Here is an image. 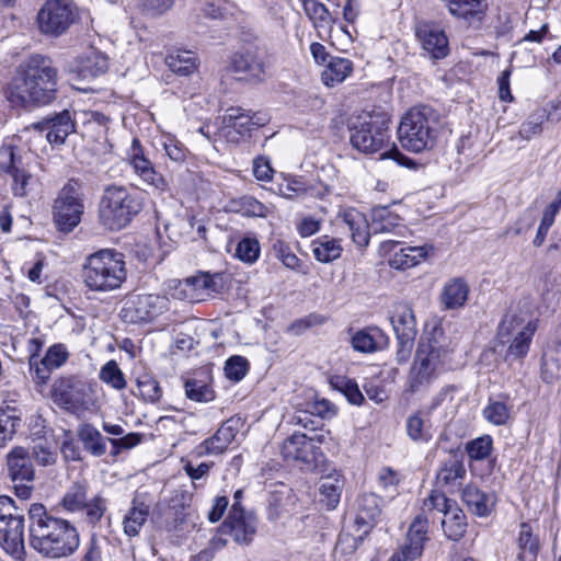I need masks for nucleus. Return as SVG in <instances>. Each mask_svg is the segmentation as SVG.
<instances>
[{"mask_svg": "<svg viewBox=\"0 0 561 561\" xmlns=\"http://www.w3.org/2000/svg\"><path fill=\"white\" fill-rule=\"evenodd\" d=\"M90 484L85 479L73 481L62 495L59 505L68 513H80L84 522L95 526L107 510L105 499L100 494L89 497Z\"/></svg>", "mask_w": 561, "mask_h": 561, "instance_id": "obj_9", "label": "nucleus"}, {"mask_svg": "<svg viewBox=\"0 0 561 561\" xmlns=\"http://www.w3.org/2000/svg\"><path fill=\"white\" fill-rule=\"evenodd\" d=\"M7 467L15 495L20 500H28L32 496L35 480L31 451L22 446L12 448L7 455Z\"/></svg>", "mask_w": 561, "mask_h": 561, "instance_id": "obj_12", "label": "nucleus"}, {"mask_svg": "<svg viewBox=\"0 0 561 561\" xmlns=\"http://www.w3.org/2000/svg\"><path fill=\"white\" fill-rule=\"evenodd\" d=\"M221 531L230 535L238 543L249 545L256 533V518L252 513L245 512L241 504L233 503L221 525Z\"/></svg>", "mask_w": 561, "mask_h": 561, "instance_id": "obj_19", "label": "nucleus"}, {"mask_svg": "<svg viewBox=\"0 0 561 561\" xmlns=\"http://www.w3.org/2000/svg\"><path fill=\"white\" fill-rule=\"evenodd\" d=\"M419 410L408 416L405 422L407 435L415 443H428L434 435L433 426L431 423V411Z\"/></svg>", "mask_w": 561, "mask_h": 561, "instance_id": "obj_28", "label": "nucleus"}, {"mask_svg": "<svg viewBox=\"0 0 561 561\" xmlns=\"http://www.w3.org/2000/svg\"><path fill=\"white\" fill-rule=\"evenodd\" d=\"M260 255V244L256 239L244 238L236 248V256L242 262L252 264Z\"/></svg>", "mask_w": 561, "mask_h": 561, "instance_id": "obj_53", "label": "nucleus"}, {"mask_svg": "<svg viewBox=\"0 0 561 561\" xmlns=\"http://www.w3.org/2000/svg\"><path fill=\"white\" fill-rule=\"evenodd\" d=\"M517 542L519 561H535L539 550V543L528 524L523 523L520 525Z\"/></svg>", "mask_w": 561, "mask_h": 561, "instance_id": "obj_43", "label": "nucleus"}, {"mask_svg": "<svg viewBox=\"0 0 561 561\" xmlns=\"http://www.w3.org/2000/svg\"><path fill=\"white\" fill-rule=\"evenodd\" d=\"M229 11V4L224 0H213L203 8L204 15L213 20L225 19Z\"/></svg>", "mask_w": 561, "mask_h": 561, "instance_id": "obj_64", "label": "nucleus"}, {"mask_svg": "<svg viewBox=\"0 0 561 561\" xmlns=\"http://www.w3.org/2000/svg\"><path fill=\"white\" fill-rule=\"evenodd\" d=\"M56 92L57 69L49 58L33 55L16 68L8 98L16 105L41 106L53 102Z\"/></svg>", "mask_w": 561, "mask_h": 561, "instance_id": "obj_2", "label": "nucleus"}, {"mask_svg": "<svg viewBox=\"0 0 561 561\" xmlns=\"http://www.w3.org/2000/svg\"><path fill=\"white\" fill-rule=\"evenodd\" d=\"M469 295V285L463 278L448 280L442 290L440 301L445 309L453 310L465 306Z\"/></svg>", "mask_w": 561, "mask_h": 561, "instance_id": "obj_31", "label": "nucleus"}, {"mask_svg": "<svg viewBox=\"0 0 561 561\" xmlns=\"http://www.w3.org/2000/svg\"><path fill=\"white\" fill-rule=\"evenodd\" d=\"M83 194L81 185L75 181H68L54 203V220L57 228L64 232L72 231L81 221L84 213Z\"/></svg>", "mask_w": 561, "mask_h": 561, "instance_id": "obj_11", "label": "nucleus"}, {"mask_svg": "<svg viewBox=\"0 0 561 561\" xmlns=\"http://www.w3.org/2000/svg\"><path fill=\"white\" fill-rule=\"evenodd\" d=\"M174 0H140V7L144 13L151 18L161 16L169 11Z\"/></svg>", "mask_w": 561, "mask_h": 561, "instance_id": "obj_59", "label": "nucleus"}, {"mask_svg": "<svg viewBox=\"0 0 561 561\" xmlns=\"http://www.w3.org/2000/svg\"><path fill=\"white\" fill-rule=\"evenodd\" d=\"M438 116L428 106L413 107L400 122L398 136L401 146L411 152H422L435 146Z\"/></svg>", "mask_w": 561, "mask_h": 561, "instance_id": "obj_6", "label": "nucleus"}, {"mask_svg": "<svg viewBox=\"0 0 561 561\" xmlns=\"http://www.w3.org/2000/svg\"><path fill=\"white\" fill-rule=\"evenodd\" d=\"M127 160L140 182L149 187L153 194L162 195L170 188L167 179L156 170L153 163L144 154L140 141L133 139L131 147L127 153Z\"/></svg>", "mask_w": 561, "mask_h": 561, "instance_id": "obj_17", "label": "nucleus"}, {"mask_svg": "<svg viewBox=\"0 0 561 561\" xmlns=\"http://www.w3.org/2000/svg\"><path fill=\"white\" fill-rule=\"evenodd\" d=\"M343 488L344 478L341 473L333 472L322 477L319 485L320 502L329 510L335 508L340 502Z\"/></svg>", "mask_w": 561, "mask_h": 561, "instance_id": "obj_34", "label": "nucleus"}, {"mask_svg": "<svg viewBox=\"0 0 561 561\" xmlns=\"http://www.w3.org/2000/svg\"><path fill=\"white\" fill-rule=\"evenodd\" d=\"M270 117L264 112H252L239 106L229 107L222 116L221 130L230 142H240L250 137L251 131L265 126Z\"/></svg>", "mask_w": 561, "mask_h": 561, "instance_id": "obj_14", "label": "nucleus"}, {"mask_svg": "<svg viewBox=\"0 0 561 561\" xmlns=\"http://www.w3.org/2000/svg\"><path fill=\"white\" fill-rule=\"evenodd\" d=\"M137 392L133 393L138 394L147 402H157L160 400L162 396V390L159 386V382L149 374H141L137 377L136 380Z\"/></svg>", "mask_w": 561, "mask_h": 561, "instance_id": "obj_46", "label": "nucleus"}, {"mask_svg": "<svg viewBox=\"0 0 561 561\" xmlns=\"http://www.w3.org/2000/svg\"><path fill=\"white\" fill-rule=\"evenodd\" d=\"M448 356L449 350L442 330L435 329L422 337L409 370L407 391L417 393L427 390L445 370Z\"/></svg>", "mask_w": 561, "mask_h": 561, "instance_id": "obj_3", "label": "nucleus"}, {"mask_svg": "<svg viewBox=\"0 0 561 561\" xmlns=\"http://www.w3.org/2000/svg\"><path fill=\"white\" fill-rule=\"evenodd\" d=\"M241 210L243 215L252 217H266L268 214V208L251 196L242 198Z\"/></svg>", "mask_w": 561, "mask_h": 561, "instance_id": "obj_63", "label": "nucleus"}, {"mask_svg": "<svg viewBox=\"0 0 561 561\" xmlns=\"http://www.w3.org/2000/svg\"><path fill=\"white\" fill-rule=\"evenodd\" d=\"M397 339H415L416 321L409 305H398L390 318Z\"/></svg>", "mask_w": 561, "mask_h": 561, "instance_id": "obj_32", "label": "nucleus"}, {"mask_svg": "<svg viewBox=\"0 0 561 561\" xmlns=\"http://www.w3.org/2000/svg\"><path fill=\"white\" fill-rule=\"evenodd\" d=\"M191 285L192 302L204 301L215 294L220 293L224 287V278L220 273L210 274L201 272L194 276L187 277Z\"/></svg>", "mask_w": 561, "mask_h": 561, "instance_id": "obj_27", "label": "nucleus"}, {"mask_svg": "<svg viewBox=\"0 0 561 561\" xmlns=\"http://www.w3.org/2000/svg\"><path fill=\"white\" fill-rule=\"evenodd\" d=\"M27 515L30 546L43 557L66 558L79 548V533L69 520L53 516L39 503L31 504Z\"/></svg>", "mask_w": 561, "mask_h": 561, "instance_id": "obj_1", "label": "nucleus"}, {"mask_svg": "<svg viewBox=\"0 0 561 561\" xmlns=\"http://www.w3.org/2000/svg\"><path fill=\"white\" fill-rule=\"evenodd\" d=\"M165 64L172 72L184 77L192 75L197 69L196 55L187 50H178L169 54L165 58Z\"/></svg>", "mask_w": 561, "mask_h": 561, "instance_id": "obj_42", "label": "nucleus"}, {"mask_svg": "<svg viewBox=\"0 0 561 561\" xmlns=\"http://www.w3.org/2000/svg\"><path fill=\"white\" fill-rule=\"evenodd\" d=\"M75 7L65 0H47L37 13L41 33L49 36L64 34L76 21Z\"/></svg>", "mask_w": 561, "mask_h": 561, "instance_id": "obj_16", "label": "nucleus"}, {"mask_svg": "<svg viewBox=\"0 0 561 561\" xmlns=\"http://www.w3.org/2000/svg\"><path fill=\"white\" fill-rule=\"evenodd\" d=\"M331 383L336 390L346 397L350 403L356 405H360L363 403L364 396L355 380L343 376H336L331 380Z\"/></svg>", "mask_w": 561, "mask_h": 561, "instance_id": "obj_48", "label": "nucleus"}, {"mask_svg": "<svg viewBox=\"0 0 561 561\" xmlns=\"http://www.w3.org/2000/svg\"><path fill=\"white\" fill-rule=\"evenodd\" d=\"M149 516V506L142 502L134 500L131 507L123 519L124 533L128 537H136L139 535L141 527L145 525Z\"/></svg>", "mask_w": 561, "mask_h": 561, "instance_id": "obj_41", "label": "nucleus"}, {"mask_svg": "<svg viewBox=\"0 0 561 561\" xmlns=\"http://www.w3.org/2000/svg\"><path fill=\"white\" fill-rule=\"evenodd\" d=\"M325 322V318L321 314L311 313L305 318L294 321L288 328L287 332L298 336L312 327L321 325Z\"/></svg>", "mask_w": 561, "mask_h": 561, "instance_id": "obj_56", "label": "nucleus"}, {"mask_svg": "<svg viewBox=\"0 0 561 561\" xmlns=\"http://www.w3.org/2000/svg\"><path fill=\"white\" fill-rule=\"evenodd\" d=\"M78 437L83 448L94 457H101L106 453V440L100 431L92 424L84 423L78 428Z\"/></svg>", "mask_w": 561, "mask_h": 561, "instance_id": "obj_38", "label": "nucleus"}, {"mask_svg": "<svg viewBox=\"0 0 561 561\" xmlns=\"http://www.w3.org/2000/svg\"><path fill=\"white\" fill-rule=\"evenodd\" d=\"M389 122L385 112L358 116L350 129L352 146L363 153H374L386 148L390 142Z\"/></svg>", "mask_w": 561, "mask_h": 561, "instance_id": "obj_7", "label": "nucleus"}, {"mask_svg": "<svg viewBox=\"0 0 561 561\" xmlns=\"http://www.w3.org/2000/svg\"><path fill=\"white\" fill-rule=\"evenodd\" d=\"M401 218L392 213L388 207H375L371 211V221L369 229L374 233H388L397 228H402Z\"/></svg>", "mask_w": 561, "mask_h": 561, "instance_id": "obj_40", "label": "nucleus"}, {"mask_svg": "<svg viewBox=\"0 0 561 561\" xmlns=\"http://www.w3.org/2000/svg\"><path fill=\"white\" fill-rule=\"evenodd\" d=\"M357 507L355 524L359 529L365 527L363 534H367L380 514V499L374 493L363 494L357 500Z\"/></svg>", "mask_w": 561, "mask_h": 561, "instance_id": "obj_33", "label": "nucleus"}, {"mask_svg": "<svg viewBox=\"0 0 561 561\" xmlns=\"http://www.w3.org/2000/svg\"><path fill=\"white\" fill-rule=\"evenodd\" d=\"M69 358V352L65 344L51 345L45 356L41 358L39 365L35 368L36 378L45 382L53 370L60 368Z\"/></svg>", "mask_w": 561, "mask_h": 561, "instance_id": "obj_30", "label": "nucleus"}, {"mask_svg": "<svg viewBox=\"0 0 561 561\" xmlns=\"http://www.w3.org/2000/svg\"><path fill=\"white\" fill-rule=\"evenodd\" d=\"M186 397L196 402H209L215 396L214 391L203 381L188 379L185 385Z\"/></svg>", "mask_w": 561, "mask_h": 561, "instance_id": "obj_51", "label": "nucleus"}, {"mask_svg": "<svg viewBox=\"0 0 561 561\" xmlns=\"http://www.w3.org/2000/svg\"><path fill=\"white\" fill-rule=\"evenodd\" d=\"M342 228H347L351 238L358 247H366L369 243L370 229L365 215L355 208H343L336 217Z\"/></svg>", "mask_w": 561, "mask_h": 561, "instance_id": "obj_25", "label": "nucleus"}, {"mask_svg": "<svg viewBox=\"0 0 561 561\" xmlns=\"http://www.w3.org/2000/svg\"><path fill=\"white\" fill-rule=\"evenodd\" d=\"M415 33L422 48L430 58L443 59L448 55V39L444 31L428 23H420Z\"/></svg>", "mask_w": 561, "mask_h": 561, "instance_id": "obj_24", "label": "nucleus"}, {"mask_svg": "<svg viewBox=\"0 0 561 561\" xmlns=\"http://www.w3.org/2000/svg\"><path fill=\"white\" fill-rule=\"evenodd\" d=\"M433 518L432 514L424 513L423 511L419 514L411 523L408 534L407 541L401 548L400 552L394 553L389 561H409L419 558L424 548L427 538L428 519Z\"/></svg>", "mask_w": 561, "mask_h": 561, "instance_id": "obj_20", "label": "nucleus"}, {"mask_svg": "<svg viewBox=\"0 0 561 561\" xmlns=\"http://www.w3.org/2000/svg\"><path fill=\"white\" fill-rule=\"evenodd\" d=\"M51 400L59 408L70 412L80 413L93 405L90 388L76 378H59L51 387Z\"/></svg>", "mask_w": 561, "mask_h": 561, "instance_id": "obj_13", "label": "nucleus"}, {"mask_svg": "<svg viewBox=\"0 0 561 561\" xmlns=\"http://www.w3.org/2000/svg\"><path fill=\"white\" fill-rule=\"evenodd\" d=\"M483 416L494 425H504L510 419V410L503 402L490 401L483 409Z\"/></svg>", "mask_w": 561, "mask_h": 561, "instance_id": "obj_55", "label": "nucleus"}, {"mask_svg": "<svg viewBox=\"0 0 561 561\" xmlns=\"http://www.w3.org/2000/svg\"><path fill=\"white\" fill-rule=\"evenodd\" d=\"M463 503L468 510L477 516H489L495 506V496L484 493L474 485H467L461 493Z\"/></svg>", "mask_w": 561, "mask_h": 561, "instance_id": "obj_29", "label": "nucleus"}, {"mask_svg": "<svg viewBox=\"0 0 561 561\" xmlns=\"http://www.w3.org/2000/svg\"><path fill=\"white\" fill-rule=\"evenodd\" d=\"M362 542V535L354 536L348 533H342L339 536L335 551L342 554H351L355 552Z\"/></svg>", "mask_w": 561, "mask_h": 561, "instance_id": "obj_61", "label": "nucleus"}, {"mask_svg": "<svg viewBox=\"0 0 561 561\" xmlns=\"http://www.w3.org/2000/svg\"><path fill=\"white\" fill-rule=\"evenodd\" d=\"M100 378L102 381L111 385L115 389H124L126 381L124 374L114 360L107 362L100 371Z\"/></svg>", "mask_w": 561, "mask_h": 561, "instance_id": "obj_52", "label": "nucleus"}, {"mask_svg": "<svg viewBox=\"0 0 561 561\" xmlns=\"http://www.w3.org/2000/svg\"><path fill=\"white\" fill-rule=\"evenodd\" d=\"M312 252L319 262L329 263L341 256L342 247L336 239L323 236L312 242Z\"/></svg>", "mask_w": 561, "mask_h": 561, "instance_id": "obj_44", "label": "nucleus"}, {"mask_svg": "<svg viewBox=\"0 0 561 561\" xmlns=\"http://www.w3.org/2000/svg\"><path fill=\"white\" fill-rule=\"evenodd\" d=\"M75 121L68 110L47 116L41 122L33 123L26 130H34L51 145H62L67 137L75 131Z\"/></svg>", "mask_w": 561, "mask_h": 561, "instance_id": "obj_18", "label": "nucleus"}, {"mask_svg": "<svg viewBox=\"0 0 561 561\" xmlns=\"http://www.w3.org/2000/svg\"><path fill=\"white\" fill-rule=\"evenodd\" d=\"M23 515V508L15 505L12 497L0 495V522H7Z\"/></svg>", "mask_w": 561, "mask_h": 561, "instance_id": "obj_62", "label": "nucleus"}, {"mask_svg": "<svg viewBox=\"0 0 561 561\" xmlns=\"http://www.w3.org/2000/svg\"><path fill=\"white\" fill-rule=\"evenodd\" d=\"M24 530V515L0 522V547L18 560L25 553Z\"/></svg>", "mask_w": 561, "mask_h": 561, "instance_id": "obj_23", "label": "nucleus"}, {"mask_svg": "<svg viewBox=\"0 0 561 561\" xmlns=\"http://www.w3.org/2000/svg\"><path fill=\"white\" fill-rule=\"evenodd\" d=\"M243 420L240 416L228 419L221 424L215 435L206 439L202 445V453L205 454H221L236 438L237 434L243 427Z\"/></svg>", "mask_w": 561, "mask_h": 561, "instance_id": "obj_26", "label": "nucleus"}, {"mask_svg": "<svg viewBox=\"0 0 561 561\" xmlns=\"http://www.w3.org/2000/svg\"><path fill=\"white\" fill-rule=\"evenodd\" d=\"M424 513L442 514V527L445 536L454 541L461 539L467 529V518L461 508L455 501L449 500L444 493L434 490L423 502L422 508Z\"/></svg>", "mask_w": 561, "mask_h": 561, "instance_id": "obj_10", "label": "nucleus"}, {"mask_svg": "<svg viewBox=\"0 0 561 561\" xmlns=\"http://www.w3.org/2000/svg\"><path fill=\"white\" fill-rule=\"evenodd\" d=\"M466 469L458 461H449L445 463L437 472V483L442 486L455 485L459 479H462Z\"/></svg>", "mask_w": 561, "mask_h": 561, "instance_id": "obj_49", "label": "nucleus"}, {"mask_svg": "<svg viewBox=\"0 0 561 561\" xmlns=\"http://www.w3.org/2000/svg\"><path fill=\"white\" fill-rule=\"evenodd\" d=\"M536 325L515 313H506L497 328L494 348L507 345L504 360L512 363L523 359L529 351Z\"/></svg>", "mask_w": 561, "mask_h": 561, "instance_id": "obj_8", "label": "nucleus"}, {"mask_svg": "<svg viewBox=\"0 0 561 561\" xmlns=\"http://www.w3.org/2000/svg\"><path fill=\"white\" fill-rule=\"evenodd\" d=\"M560 207H561V192L558 195V199L552 202L551 204H549V206L543 211L540 225L538 227L536 237L534 239V244L536 247H540L543 243L546 236L548 233V230L553 225L554 218H556L557 214L559 213Z\"/></svg>", "mask_w": 561, "mask_h": 561, "instance_id": "obj_47", "label": "nucleus"}, {"mask_svg": "<svg viewBox=\"0 0 561 561\" xmlns=\"http://www.w3.org/2000/svg\"><path fill=\"white\" fill-rule=\"evenodd\" d=\"M304 11L316 28L330 27L333 19L327 7L318 0H302Z\"/></svg>", "mask_w": 561, "mask_h": 561, "instance_id": "obj_45", "label": "nucleus"}, {"mask_svg": "<svg viewBox=\"0 0 561 561\" xmlns=\"http://www.w3.org/2000/svg\"><path fill=\"white\" fill-rule=\"evenodd\" d=\"M280 453L286 460L300 461L308 466L316 465L322 456L314 438L301 433H295L288 437L284 442Z\"/></svg>", "mask_w": 561, "mask_h": 561, "instance_id": "obj_21", "label": "nucleus"}, {"mask_svg": "<svg viewBox=\"0 0 561 561\" xmlns=\"http://www.w3.org/2000/svg\"><path fill=\"white\" fill-rule=\"evenodd\" d=\"M12 176V191L15 196L24 197L28 194V186L33 181V175L27 170L23 157L16 151L14 161L7 171Z\"/></svg>", "mask_w": 561, "mask_h": 561, "instance_id": "obj_37", "label": "nucleus"}, {"mask_svg": "<svg viewBox=\"0 0 561 561\" xmlns=\"http://www.w3.org/2000/svg\"><path fill=\"white\" fill-rule=\"evenodd\" d=\"M165 154L174 162L182 163L186 160L188 151L184 145L175 138L168 137L163 142Z\"/></svg>", "mask_w": 561, "mask_h": 561, "instance_id": "obj_60", "label": "nucleus"}, {"mask_svg": "<svg viewBox=\"0 0 561 561\" xmlns=\"http://www.w3.org/2000/svg\"><path fill=\"white\" fill-rule=\"evenodd\" d=\"M190 286L187 278L171 279L167 284V291L174 299L192 302V290Z\"/></svg>", "mask_w": 561, "mask_h": 561, "instance_id": "obj_58", "label": "nucleus"}, {"mask_svg": "<svg viewBox=\"0 0 561 561\" xmlns=\"http://www.w3.org/2000/svg\"><path fill=\"white\" fill-rule=\"evenodd\" d=\"M228 69L239 80H262L265 75V62L256 51L236 53L230 57Z\"/></svg>", "mask_w": 561, "mask_h": 561, "instance_id": "obj_22", "label": "nucleus"}, {"mask_svg": "<svg viewBox=\"0 0 561 561\" xmlns=\"http://www.w3.org/2000/svg\"><path fill=\"white\" fill-rule=\"evenodd\" d=\"M353 71L351 60L342 57H331L325 69L322 71V82L328 87L342 83Z\"/></svg>", "mask_w": 561, "mask_h": 561, "instance_id": "obj_39", "label": "nucleus"}, {"mask_svg": "<svg viewBox=\"0 0 561 561\" xmlns=\"http://www.w3.org/2000/svg\"><path fill=\"white\" fill-rule=\"evenodd\" d=\"M451 15L466 21L481 20L486 10L485 0H443Z\"/></svg>", "mask_w": 561, "mask_h": 561, "instance_id": "obj_35", "label": "nucleus"}, {"mask_svg": "<svg viewBox=\"0 0 561 561\" xmlns=\"http://www.w3.org/2000/svg\"><path fill=\"white\" fill-rule=\"evenodd\" d=\"M144 208V198L124 185H107L99 202V221L108 230L127 227Z\"/></svg>", "mask_w": 561, "mask_h": 561, "instance_id": "obj_5", "label": "nucleus"}, {"mask_svg": "<svg viewBox=\"0 0 561 561\" xmlns=\"http://www.w3.org/2000/svg\"><path fill=\"white\" fill-rule=\"evenodd\" d=\"M273 252L275 256L288 268L297 270L300 265V260L293 253L289 247L283 241H276L273 244Z\"/></svg>", "mask_w": 561, "mask_h": 561, "instance_id": "obj_57", "label": "nucleus"}, {"mask_svg": "<svg viewBox=\"0 0 561 561\" xmlns=\"http://www.w3.org/2000/svg\"><path fill=\"white\" fill-rule=\"evenodd\" d=\"M352 346L360 353H374L386 343V335L378 328H366L352 336Z\"/></svg>", "mask_w": 561, "mask_h": 561, "instance_id": "obj_36", "label": "nucleus"}, {"mask_svg": "<svg viewBox=\"0 0 561 561\" xmlns=\"http://www.w3.org/2000/svg\"><path fill=\"white\" fill-rule=\"evenodd\" d=\"M165 296L156 294L130 295L124 302L121 317L128 323H147L169 310Z\"/></svg>", "mask_w": 561, "mask_h": 561, "instance_id": "obj_15", "label": "nucleus"}, {"mask_svg": "<svg viewBox=\"0 0 561 561\" xmlns=\"http://www.w3.org/2000/svg\"><path fill=\"white\" fill-rule=\"evenodd\" d=\"M493 439L490 435H483L470 440L466 445V451L471 459L483 460L491 455Z\"/></svg>", "mask_w": 561, "mask_h": 561, "instance_id": "obj_50", "label": "nucleus"}, {"mask_svg": "<svg viewBox=\"0 0 561 561\" xmlns=\"http://www.w3.org/2000/svg\"><path fill=\"white\" fill-rule=\"evenodd\" d=\"M249 370V362L245 357L233 355L225 364V374L228 379L240 381Z\"/></svg>", "mask_w": 561, "mask_h": 561, "instance_id": "obj_54", "label": "nucleus"}, {"mask_svg": "<svg viewBox=\"0 0 561 561\" xmlns=\"http://www.w3.org/2000/svg\"><path fill=\"white\" fill-rule=\"evenodd\" d=\"M87 288L96 293L118 289L127 277L124 255L113 249H102L84 260L81 271Z\"/></svg>", "mask_w": 561, "mask_h": 561, "instance_id": "obj_4", "label": "nucleus"}]
</instances>
